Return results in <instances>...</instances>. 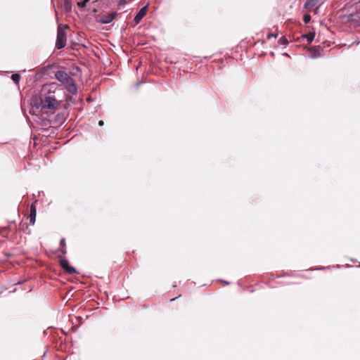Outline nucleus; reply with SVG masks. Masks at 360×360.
<instances>
[{"instance_id":"obj_4","label":"nucleus","mask_w":360,"mask_h":360,"mask_svg":"<svg viewBox=\"0 0 360 360\" xmlns=\"http://www.w3.org/2000/svg\"><path fill=\"white\" fill-rule=\"evenodd\" d=\"M60 264L61 267L69 274H73L76 272L75 269L69 264L66 259H60Z\"/></svg>"},{"instance_id":"obj_7","label":"nucleus","mask_w":360,"mask_h":360,"mask_svg":"<svg viewBox=\"0 0 360 360\" xmlns=\"http://www.w3.org/2000/svg\"><path fill=\"white\" fill-rule=\"evenodd\" d=\"M36 215H37V210H36V207H35V205H34L33 204H32V205H30V214H29L30 223L32 225H34V223H35V220H36Z\"/></svg>"},{"instance_id":"obj_13","label":"nucleus","mask_w":360,"mask_h":360,"mask_svg":"<svg viewBox=\"0 0 360 360\" xmlns=\"http://www.w3.org/2000/svg\"><path fill=\"white\" fill-rule=\"evenodd\" d=\"M278 42L280 43V44L283 45V46L287 45L288 43L287 39L285 37H281L279 39Z\"/></svg>"},{"instance_id":"obj_15","label":"nucleus","mask_w":360,"mask_h":360,"mask_svg":"<svg viewBox=\"0 0 360 360\" xmlns=\"http://www.w3.org/2000/svg\"><path fill=\"white\" fill-rule=\"evenodd\" d=\"M271 37H273V38H276V34H274V33H270V34H268V36H267V38H268V39H270V38H271Z\"/></svg>"},{"instance_id":"obj_9","label":"nucleus","mask_w":360,"mask_h":360,"mask_svg":"<svg viewBox=\"0 0 360 360\" xmlns=\"http://www.w3.org/2000/svg\"><path fill=\"white\" fill-rule=\"evenodd\" d=\"M89 1V0H78L77 6L80 8H84Z\"/></svg>"},{"instance_id":"obj_16","label":"nucleus","mask_w":360,"mask_h":360,"mask_svg":"<svg viewBox=\"0 0 360 360\" xmlns=\"http://www.w3.org/2000/svg\"><path fill=\"white\" fill-rule=\"evenodd\" d=\"M98 124H99L100 126H103V121H102V120L99 121Z\"/></svg>"},{"instance_id":"obj_11","label":"nucleus","mask_w":360,"mask_h":360,"mask_svg":"<svg viewBox=\"0 0 360 360\" xmlns=\"http://www.w3.org/2000/svg\"><path fill=\"white\" fill-rule=\"evenodd\" d=\"M60 244V246H61V250H61V252H62L63 253H65V252H66V251H65V238H61Z\"/></svg>"},{"instance_id":"obj_8","label":"nucleus","mask_w":360,"mask_h":360,"mask_svg":"<svg viewBox=\"0 0 360 360\" xmlns=\"http://www.w3.org/2000/svg\"><path fill=\"white\" fill-rule=\"evenodd\" d=\"M316 4V0H307L305 4H304V6L306 8H308V7H314Z\"/></svg>"},{"instance_id":"obj_2","label":"nucleus","mask_w":360,"mask_h":360,"mask_svg":"<svg viewBox=\"0 0 360 360\" xmlns=\"http://www.w3.org/2000/svg\"><path fill=\"white\" fill-rule=\"evenodd\" d=\"M56 78L61 82L67 91L72 94L75 95L77 92V88L75 84V82L74 79L69 76V75L63 71V70H58L55 73Z\"/></svg>"},{"instance_id":"obj_10","label":"nucleus","mask_w":360,"mask_h":360,"mask_svg":"<svg viewBox=\"0 0 360 360\" xmlns=\"http://www.w3.org/2000/svg\"><path fill=\"white\" fill-rule=\"evenodd\" d=\"M13 81L15 83H18L20 79V76L18 74H13L11 76Z\"/></svg>"},{"instance_id":"obj_1","label":"nucleus","mask_w":360,"mask_h":360,"mask_svg":"<svg viewBox=\"0 0 360 360\" xmlns=\"http://www.w3.org/2000/svg\"><path fill=\"white\" fill-rule=\"evenodd\" d=\"M54 87L53 84L43 86L39 102L42 112L53 114L60 107V101L56 99L54 91H52Z\"/></svg>"},{"instance_id":"obj_12","label":"nucleus","mask_w":360,"mask_h":360,"mask_svg":"<svg viewBox=\"0 0 360 360\" xmlns=\"http://www.w3.org/2000/svg\"><path fill=\"white\" fill-rule=\"evenodd\" d=\"M305 37L307 38L308 42H311L314 38V34L310 32L306 34Z\"/></svg>"},{"instance_id":"obj_6","label":"nucleus","mask_w":360,"mask_h":360,"mask_svg":"<svg viewBox=\"0 0 360 360\" xmlns=\"http://www.w3.org/2000/svg\"><path fill=\"white\" fill-rule=\"evenodd\" d=\"M147 13V6L141 8L138 13L134 17V22L136 24H139Z\"/></svg>"},{"instance_id":"obj_14","label":"nucleus","mask_w":360,"mask_h":360,"mask_svg":"<svg viewBox=\"0 0 360 360\" xmlns=\"http://www.w3.org/2000/svg\"><path fill=\"white\" fill-rule=\"evenodd\" d=\"M304 23H308L311 20V15L309 14H305L303 17Z\"/></svg>"},{"instance_id":"obj_5","label":"nucleus","mask_w":360,"mask_h":360,"mask_svg":"<svg viewBox=\"0 0 360 360\" xmlns=\"http://www.w3.org/2000/svg\"><path fill=\"white\" fill-rule=\"evenodd\" d=\"M116 13L104 14L100 17L99 22L102 24L110 23L115 18Z\"/></svg>"},{"instance_id":"obj_3","label":"nucleus","mask_w":360,"mask_h":360,"mask_svg":"<svg viewBox=\"0 0 360 360\" xmlns=\"http://www.w3.org/2000/svg\"><path fill=\"white\" fill-rule=\"evenodd\" d=\"M68 26L65 25L64 28L59 26L57 30V38L56 41V48L57 49H61L66 46V34L65 28H68Z\"/></svg>"}]
</instances>
